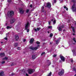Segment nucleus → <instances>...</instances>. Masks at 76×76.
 Wrapping results in <instances>:
<instances>
[{
	"mask_svg": "<svg viewBox=\"0 0 76 76\" xmlns=\"http://www.w3.org/2000/svg\"><path fill=\"white\" fill-rule=\"evenodd\" d=\"M57 56V55H53V57H56Z\"/></svg>",
	"mask_w": 76,
	"mask_h": 76,
	"instance_id": "37",
	"label": "nucleus"
},
{
	"mask_svg": "<svg viewBox=\"0 0 76 76\" xmlns=\"http://www.w3.org/2000/svg\"><path fill=\"white\" fill-rule=\"evenodd\" d=\"M26 30L27 32H29V29H28V28H27V29H26Z\"/></svg>",
	"mask_w": 76,
	"mask_h": 76,
	"instance_id": "34",
	"label": "nucleus"
},
{
	"mask_svg": "<svg viewBox=\"0 0 76 76\" xmlns=\"http://www.w3.org/2000/svg\"><path fill=\"white\" fill-rule=\"evenodd\" d=\"M10 22H11V23H13L14 22V21H13V20H10Z\"/></svg>",
	"mask_w": 76,
	"mask_h": 76,
	"instance_id": "22",
	"label": "nucleus"
},
{
	"mask_svg": "<svg viewBox=\"0 0 76 76\" xmlns=\"http://www.w3.org/2000/svg\"><path fill=\"white\" fill-rule=\"evenodd\" d=\"M8 59V58L6 56L3 59V60H7Z\"/></svg>",
	"mask_w": 76,
	"mask_h": 76,
	"instance_id": "17",
	"label": "nucleus"
},
{
	"mask_svg": "<svg viewBox=\"0 0 76 76\" xmlns=\"http://www.w3.org/2000/svg\"><path fill=\"white\" fill-rule=\"evenodd\" d=\"M35 58H36V57H35V55H33L32 56V59H35Z\"/></svg>",
	"mask_w": 76,
	"mask_h": 76,
	"instance_id": "16",
	"label": "nucleus"
},
{
	"mask_svg": "<svg viewBox=\"0 0 76 76\" xmlns=\"http://www.w3.org/2000/svg\"><path fill=\"white\" fill-rule=\"evenodd\" d=\"M7 1H8V2H10V1H11V0H7Z\"/></svg>",
	"mask_w": 76,
	"mask_h": 76,
	"instance_id": "42",
	"label": "nucleus"
},
{
	"mask_svg": "<svg viewBox=\"0 0 76 76\" xmlns=\"http://www.w3.org/2000/svg\"><path fill=\"white\" fill-rule=\"evenodd\" d=\"M53 34H50V37H53Z\"/></svg>",
	"mask_w": 76,
	"mask_h": 76,
	"instance_id": "30",
	"label": "nucleus"
},
{
	"mask_svg": "<svg viewBox=\"0 0 76 76\" xmlns=\"http://www.w3.org/2000/svg\"><path fill=\"white\" fill-rule=\"evenodd\" d=\"M51 64V62H50L49 64V65L50 66V65Z\"/></svg>",
	"mask_w": 76,
	"mask_h": 76,
	"instance_id": "50",
	"label": "nucleus"
},
{
	"mask_svg": "<svg viewBox=\"0 0 76 76\" xmlns=\"http://www.w3.org/2000/svg\"><path fill=\"white\" fill-rule=\"evenodd\" d=\"M50 44H51V43H50Z\"/></svg>",
	"mask_w": 76,
	"mask_h": 76,
	"instance_id": "63",
	"label": "nucleus"
},
{
	"mask_svg": "<svg viewBox=\"0 0 76 76\" xmlns=\"http://www.w3.org/2000/svg\"><path fill=\"white\" fill-rule=\"evenodd\" d=\"M61 28H64V25H62V26H61Z\"/></svg>",
	"mask_w": 76,
	"mask_h": 76,
	"instance_id": "27",
	"label": "nucleus"
},
{
	"mask_svg": "<svg viewBox=\"0 0 76 76\" xmlns=\"http://www.w3.org/2000/svg\"><path fill=\"white\" fill-rule=\"evenodd\" d=\"M34 41V39L33 38L31 39L29 41L30 44H31L32 43H33Z\"/></svg>",
	"mask_w": 76,
	"mask_h": 76,
	"instance_id": "11",
	"label": "nucleus"
},
{
	"mask_svg": "<svg viewBox=\"0 0 76 76\" xmlns=\"http://www.w3.org/2000/svg\"><path fill=\"white\" fill-rule=\"evenodd\" d=\"M58 29V30L59 31H62V28L60 27H57Z\"/></svg>",
	"mask_w": 76,
	"mask_h": 76,
	"instance_id": "12",
	"label": "nucleus"
},
{
	"mask_svg": "<svg viewBox=\"0 0 76 76\" xmlns=\"http://www.w3.org/2000/svg\"><path fill=\"white\" fill-rule=\"evenodd\" d=\"M73 41L75 42V43H76V39L74 37L73 38Z\"/></svg>",
	"mask_w": 76,
	"mask_h": 76,
	"instance_id": "20",
	"label": "nucleus"
},
{
	"mask_svg": "<svg viewBox=\"0 0 76 76\" xmlns=\"http://www.w3.org/2000/svg\"><path fill=\"white\" fill-rule=\"evenodd\" d=\"M52 74L51 72H50L49 74V75H48V76H50L51 75V74Z\"/></svg>",
	"mask_w": 76,
	"mask_h": 76,
	"instance_id": "25",
	"label": "nucleus"
},
{
	"mask_svg": "<svg viewBox=\"0 0 76 76\" xmlns=\"http://www.w3.org/2000/svg\"><path fill=\"white\" fill-rule=\"evenodd\" d=\"M73 69L74 70V71H75V72L76 73V69L74 68H73Z\"/></svg>",
	"mask_w": 76,
	"mask_h": 76,
	"instance_id": "35",
	"label": "nucleus"
},
{
	"mask_svg": "<svg viewBox=\"0 0 76 76\" xmlns=\"http://www.w3.org/2000/svg\"><path fill=\"white\" fill-rule=\"evenodd\" d=\"M7 29H11V28H12V27H10L9 26H7Z\"/></svg>",
	"mask_w": 76,
	"mask_h": 76,
	"instance_id": "18",
	"label": "nucleus"
},
{
	"mask_svg": "<svg viewBox=\"0 0 76 76\" xmlns=\"http://www.w3.org/2000/svg\"><path fill=\"white\" fill-rule=\"evenodd\" d=\"M64 9H66V7L64 6Z\"/></svg>",
	"mask_w": 76,
	"mask_h": 76,
	"instance_id": "49",
	"label": "nucleus"
},
{
	"mask_svg": "<svg viewBox=\"0 0 76 76\" xmlns=\"http://www.w3.org/2000/svg\"><path fill=\"white\" fill-rule=\"evenodd\" d=\"M5 54L4 53H0V56L1 57H3V56H4Z\"/></svg>",
	"mask_w": 76,
	"mask_h": 76,
	"instance_id": "15",
	"label": "nucleus"
},
{
	"mask_svg": "<svg viewBox=\"0 0 76 76\" xmlns=\"http://www.w3.org/2000/svg\"><path fill=\"white\" fill-rule=\"evenodd\" d=\"M51 21H53V19H52L51 20Z\"/></svg>",
	"mask_w": 76,
	"mask_h": 76,
	"instance_id": "53",
	"label": "nucleus"
},
{
	"mask_svg": "<svg viewBox=\"0 0 76 76\" xmlns=\"http://www.w3.org/2000/svg\"><path fill=\"white\" fill-rule=\"evenodd\" d=\"M20 13V14H23L24 13V12H25V10H23V8H20L19 9Z\"/></svg>",
	"mask_w": 76,
	"mask_h": 76,
	"instance_id": "4",
	"label": "nucleus"
},
{
	"mask_svg": "<svg viewBox=\"0 0 76 76\" xmlns=\"http://www.w3.org/2000/svg\"><path fill=\"white\" fill-rule=\"evenodd\" d=\"M75 25L76 26V23H75Z\"/></svg>",
	"mask_w": 76,
	"mask_h": 76,
	"instance_id": "64",
	"label": "nucleus"
},
{
	"mask_svg": "<svg viewBox=\"0 0 76 76\" xmlns=\"http://www.w3.org/2000/svg\"><path fill=\"white\" fill-rule=\"evenodd\" d=\"M54 24H55V23H56V20H54L53 21Z\"/></svg>",
	"mask_w": 76,
	"mask_h": 76,
	"instance_id": "38",
	"label": "nucleus"
},
{
	"mask_svg": "<svg viewBox=\"0 0 76 76\" xmlns=\"http://www.w3.org/2000/svg\"><path fill=\"white\" fill-rule=\"evenodd\" d=\"M74 76H76V74H75V75H74Z\"/></svg>",
	"mask_w": 76,
	"mask_h": 76,
	"instance_id": "61",
	"label": "nucleus"
},
{
	"mask_svg": "<svg viewBox=\"0 0 76 76\" xmlns=\"http://www.w3.org/2000/svg\"><path fill=\"white\" fill-rule=\"evenodd\" d=\"M36 16H37V15H36Z\"/></svg>",
	"mask_w": 76,
	"mask_h": 76,
	"instance_id": "60",
	"label": "nucleus"
},
{
	"mask_svg": "<svg viewBox=\"0 0 76 76\" xmlns=\"http://www.w3.org/2000/svg\"><path fill=\"white\" fill-rule=\"evenodd\" d=\"M13 15H14V12L12 11H11L8 12L7 15L9 18H11L13 16Z\"/></svg>",
	"mask_w": 76,
	"mask_h": 76,
	"instance_id": "1",
	"label": "nucleus"
},
{
	"mask_svg": "<svg viewBox=\"0 0 76 76\" xmlns=\"http://www.w3.org/2000/svg\"><path fill=\"white\" fill-rule=\"evenodd\" d=\"M73 44H75V43H73Z\"/></svg>",
	"mask_w": 76,
	"mask_h": 76,
	"instance_id": "62",
	"label": "nucleus"
},
{
	"mask_svg": "<svg viewBox=\"0 0 76 76\" xmlns=\"http://www.w3.org/2000/svg\"><path fill=\"white\" fill-rule=\"evenodd\" d=\"M30 7L31 8H32V4H31L30 5Z\"/></svg>",
	"mask_w": 76,
	"mask_h": 76,
	"instance_id": "45",
	"label": "nucleus"
},
{
	"mask_svg": "<svg viewBox=\"0 0 76 76\" xmlns=\"http://www.w3.org/2000/svg\"><path fill=\"white\" fill-rule=\"evenodd\" d=\"M71 63H73V60H71Z\"/></svg>",
	"mask_w": 76,
	"mask_h": 76,
	"instance_id": "47",
	"label": "nucleus"
},
{
	"mask_svg": "<svg viewBox=\"0 0 76 76\" xmlns=\"http://www.w3.org/2000/svg\"><path fill=\"white\" fill-rule=\"evenodd\" d=\"M71 28H73V26H71Z\"/></svg>",
	"mask_w": 76,
	"mask_h": 76,
	"instance_id": "57",
	"label": "nucleus"
},
{
	"mask_svg": "<svg viewBox=\"0 0 76 76\" xmlns=\"http://www.w3.org/2000/svg\"><path fill=\"white\" fill-rule=\"evenodd\" d=\"M18 43H15V44L14 46L15 47H17V46H18Z\"/></svg>",
	"mask_w": 76,
	"mask_h": 76,
	"instance_id": "26",
	"label": "nucleus"
},
{
	"mask_svg": "<svg viewBox=\"0 0 76 76\" xmlns=\"http://www.w3.org/2000/svg\"><path fill=\"white\" fill-rule=\"evenodd\" d=\"M63 31H65V30H63Z\"/></svg>",
	"mask_w": 76,
	"mask_h": 76,
	"instance_id": "58",
	"label": "nucleus"
},
{
	"mask_svg": "<svg viewBox=\"0 0 76 76\" xmlns=\"http://www.w3.org/2000/svg\"><path fill=\"white\" fill-rule=\"evenodd\" d=\"M38 47H39V45H37V47H35L34 48L33 47L31 46L30 47V49H31V50H37Z\"/></svg>",
	"mask_w": 76,
	"mask_h": 76,
	"instance_id": "3",
	"label": "nucleus"
},
{
	"mask_svg": "<svg viewBox=\"0 0 76 76\" xmlns=\"http://www.w3.org/2000/svg\"><path fill=\"white\" fill-rule=\"evenodd\" d=\"M60 58L61 60H62V61H65V58H64V57H63V56H61Z\"/></svg>",
	"mask_w": 76,
	"mask_h": 76,
	"instance_id": "9",
	"label": "nucleus"
},
{
	"mask_svg": "<svg viewBox=\"0 0 76 76\" xmlns=\"http://www.w3.org/2000/svg\"><path fill=\"white\" fill-rule=\"evenodd\" d=\"M4 63H5V61H2V62H1V63L2 64H4Z\"/></svg>",
	"mask_w": 76,
	"mask_h": 76,
	"instance_id": "39",
	"label": "nucleus"
},
{
	"mask_svg": "<svg viewBox=\"0 0 76 76\" xmlns=\"http://www.w3.org/2000/svg\"><path fill=\"white\" fill-rule=\"evenodd\" d=\"M29 10L28 9L27 10H26V13H28L29 12Z\"/></svg>",
	"mask_w": 76,
	"mask_h": 76,
	"instance_id": "33",
	"label": "nucleus"
},
{
	"mask_svg": "<svg viewBox=\"0 0 76 76\" xmlns=\"http://www.w3.org/2000/svg\"><path fill=\"white\" fill-rule=\"evenodd\" d=\"M19 39V36H18L17 35H16L15 36V41H18Z\"/></svg>",
	"mask_w": 76,
	"mask_h": 76,
	"instance_id": "10",
	"label": "nucleus"
},
{
	"mask_svg": "<svg viewBox=\"0 0 76 76\" xmlns=\"http://www.w3.org/2000/svg\"><path fill=\"white\" fill-rule=\"evenodd\" d=\"M66 10H67V11L68 10V8H66Z\"/></svg>",
	"mask_w": 76,
	"mask_h": 76,
	"instance_id": "51",
	"label": "nucleus"
},
{
	"mask_svg": "<svg viewBox=\"0 0 76 76\" xmlns=\"http://www.w3.org/2000/svg\"><path fill=\"white\" fill-rule=\"evenodd\" d=\"M45 52H43L41 54V56H43L44 54H45Z\"/></svg>",
	"mask_w": 76,
	"mask_h": 76,
	"instance_id": "24",
	"label": "nucleus"
},
{
	"mask_svg": "<svg viewBox=\"0 0 76 76\" xmlns=\"http://www.w3.org/2000/svg\"><path fill=\"white\" fill-rule=\"evenodd\" d=\"M47 61H50V60H47Z\"/></svg>",
	"mask_w": 76,
	"mask_h": 76,
	"instance_id": "55",
	"label": "nucleus"
},
{
	"mask_svg": "<svg viewBox=\"0 0 76 76\" xmlns=\"http://www.w3.org/2000/svg\"><path fill=\"white\" fill-rule=\"evenodd\" d=\"M72 9L73 12H76V4H74L72 7Z\"/></svg>",
	"mask_w": 76,
	"mask_h": 76,
	"instance_id": "2",
	"label": "nucleus"
},
{
	"mask_svg": "<svg viewBox=\"0 0 76 76\" xmlns=\"http://www.w3.org/2000/svg\"><path fill=\"white\" fill-rule=\"evenodd\" d=\"M37 30L38 31H39V30H40V29H41V28L37 27Z\"/></svg>",
	"mask_w": 76,
	"mask_h": 76,
	"instance_id": "23",
	"label": "nucleus"
},
{
	"mask_svg": "<svg viewBox=\"0 0 76 76\" xmlns=\"http://www.w3.org/2000/svg\"><path fill=\"white\" fill-rule=\"evenodd\" d=\"M72 2H73V3H75L76 2V0H72Z\"/></svg>",
	"mask_w": 76,
	"mask_h": 76,
	"instance_id": "29",
	"label": "nucleus"
},
{
	"mask_svg": "<svg viewBox=\"0 0 76 76\" xmlns=\"http://www.w3.org/2000/svg\"><path fill=\"white\" fill-rule=\"evenodd\" d=\"M4 73V72L3 71H2L0 73V76H3L4 75L3 74Z\"/></svg>",
	"mask_w": 76,
	"mask_h": 76,
	"instance_id": "13",
	"label": "nucleus"
},
{
	"mask_svg": "<svg viewBox=\"0 0 76 76\" xmlns=\"http://www.w3.org/2000/svg\"><path fill=\"white\" fill-rule=\"evenodd\" d=\"M1 50V48L0 49V50Z\"/></svg>",
	"mask_w": 76,
	"mask_h": 76,
	"instance_id": "59",
	"label": "nucleus"
},
{
	"mask_svg": "<svg viewBox=\"0 0 76 76\" xmlns=\"http://www.w3.org/2000/svg\"><path fill=\"white\" fill-rule=\"evenodd\" d=\"M26 76H29L28 75V74L27 73H26Z\"/></svg>",
	"mask_w": 76,
	"mask_h": 76,
	"instance_id": "43",
	"label": "nucleus"
},
{
	"mask_svg": "<svg viewBox=\"0 0 76 76\" xmlns=\"http://www.w3.org/2000/svg\"><path fill=\"white\" fill-rule=\"evenodd\" d=\"M52 26H49L48 27V28H49V29H51L52 28Z\"/></svg>",
	"mask_w": 76,
	"mask_h": 76,
	"instance_id": "28",
	"label": "nucleus"
},
{
	"mask_svg": "<svg viewBox=\"0 0 76 76\" xmlns=\"http://www.w3.org/2000/svg\"><path fill=\"white\" fill-rule=\"evenodd\" d=\"M35 72V69H28V72L29 74H32L33 72Z\"/></svg>",
	"mask_w": 76,
	"mask_h": 76,
	"instance_id": "7",
	"label": "nucleus"
},
{
	"mask_svg": "<svg viewBox=\"0 0 76 76\" xmlns=\"http://www.w3.org/2000/svg\"><path fill=\"white\" fill-rule=\"evenodd\" d=\"M26 41V39H24L23 40V42H25Z\"/></svg>",
	"mask_w": 76,
	"mask_h": 76,
	"instance_id": "48",
	"label": "nucleus"
},
{
	"mask_svg": "<svg viewBox=\"0 0 76 76\" xmlns=\"http://www.w3.org/2000/svg\"><path fill=\"white\" fill-rule=\"evenodd\" d=\"M72 31L74 33L75 32V27H73L72 28Z\"/></svg>",
	"mask_w": 76,
	"mask_h": 76,
	"instance_id": "21",
	"label": "nucleus"
},
{
	"mask_svg": "<svg viewBox=\"0 0 76 76\" xmlns=\"http://www.w3.org/2000/svg\"><path fill=\"white\" fill-rule=\"evenodd\" d=\"M59 42V40H58L56 41V44H58Z\"/></svg>",
	"mask_w": 76,
	"mask_h": 76,
	"instance_id": "19",
	"label": "nucleus"
},
{
	"mask_svg": "<svg viewBox=\"0 0 76 76\" xmlns=\"http://www.w3.org/2000/svg\"><path fill=\"white\" fill-rule=\"evenodd\" d=\"M34 31H35V32H37V29L35 28L34 29Z\"/></svg>",
	"mask_w": 76,
	"mask_h": 76,
	"instance_id": "40",
	"label": "nucleus"
},
{
	"mask_svg": "<svg viewBox=\"0 0 76 76\" xmlns=\"http://www.w3.org/2000/svg\"><path fill=\"white\" fill-rule=\"evenodd\" d=\"M30 26V24H29V22H27V23L26 24V26H25V30H26L27 29H28Z\"/></svg>",
	"mask_w": 76,
	"mask_h": 76,
	"instance_id": "5",
	"label": "nucleus"
},
{
	"mask_svg": "<svg viewBox=\"0 0 76 76\" xmlns=\"http://www.w3.org/2000/svg\"><path fill=\"white\" fill-rule=\"evenodd\" d=\"M36 44H40V42L38 41H37L36 42Z\"/></svg>",
	"mask_w": 76,
	"mask_h": 76,
	"instance_id": "31",
	"label": "nucleus"
},
{
	"mask_svg": "<svg viewBox=\"0 0 76 76\" xmlns=\"http://www.w3.org/2000/svg\"><path fill=\"white\" fill-rule=\"evenodd\" d=\"M72 51L73 52V53L75 51V50H72Z\"/></svg>",
	"mask_w": 76,
	"mask_h": 76,
	"instance_id": "41",
	"label": "nucleus"
},
{
	"mask_svg": "<svg viewBox=\"0 0 76 76\" xmlns=\"http://www.w3.org/2000/svg\"><path fill=\"white\" fill-rule=\"evenodd\" d=\"M47 7L48 8H50L51 7V3L48 2L47 4Z\"/></svg>",
	"mask_w": 76,
	"mask_h": 76,
	"instance_id": "8",
	"label": "nucleus"
},
{
	"mask_svg": "<svg viewBox=\"0 0 76 76\" xmlns=\"http://www.w3.org/2000/svg\"><path fill=\"white\" fill-rule=\"evenodd\" d=\"M4 39H6V40H7V37H5Z\"/></svg>",
	"mask_w": 76,
	"mask_h": 76,
	"instance_id": "44",
	"label": "nucleus"
},
{
	"mask_svg": "<svg viewBox=\"0 0 76 76\" xmlns=\"http://www.w3.org/2000/svg\"><path fill=\"white\" fill-rule=\"evenodd\" d=\"M17 49H18V50H21L20 48L19 47H18Z\"/></svg>",
	"mask_w": 76,
	"mask_h": 76,
	"instance_id": "32",
	"label": "nucleus"
},
{
	"mask_svg": "<svg viewBox=\"0 0 76 76\" xmlns=\"http://www.w3.org/2000/svg\"><path fill=\"white\" fill-rule=\"evenodd\" d=\"M51 21H49L48 22V23L49 25H50V23H51Z\"/></svg>",
	"mask_w": 76,
	"mask_h": 76,
	"instance_id": "36",
	"label": "nucleus"
},
{
	"mask_svg": "<svg viewBox=\"0 0 76 76\" xmlns=\"http://www.w3.org/2000/svg\"><path fill=\"white\" fill-rule=\"evenodd\" d=\"M7 25V23H6V26Z\"/></svg>",
	"mask_w": 76,
	"mask_h": 76,
	"instance_id": "54",
	"label": "nucleus"
},
{
	"mask_svg": "<svg viewBox=\"0 0 76 76\" xmlns=\"http://www.w3.org/2000/svg\"><path fill=\"white\" fill-rule=\"evenodd\" d=\"M64 73V69H62L61 71L59 72L58 73V75L59 76H61L62 75H63Z\"/></svg>",
	"mask_w": 76,
	"mask_h": 76,
	"instance_id": "6",
	"label": "nucleus"
},
{
	"mask_svg": "<svg viewBox=\"0 0 76 76\" xmlns=\"http://www.w3.org/2000/svg\"><path fill=\"white\" fill-rule=\"evenodd\" d=\"M42 12H44L45 11L44 10V6H42Z\"/></svg>",
	"mask_w": 76,
	"mask_h": 76,
	"instance_id": "14",
	"label": "nucleus"
},
{
	"mask_svg": "<svg viewBox=\"0 0 76 76\" xmlns=\"http://www.w3.org/2000/svg\"><path fill=\"white\" fill-rule=\"evenodd\" d=\"M11 66H13V64H11Z\"/></svg>",
	"mask_w": 76,
	"mask_h": 76,
	"instance_id": "52",
	"label": "nucleus"
},
{
	"mask_svg": "<svg viewBox=\"0 0 76 76\" xmlns=\"http://www.w3.org/2000/svg\"><path fill=\"white\" fill-rule=\"evenodd\" d=\"M56 0H54V3H56Z\"/></svg>",
	"mask_w": 76,
	"mask_h": 76,
	"instance_id": "46",
	"label": "nucleus"
},
{
	"mask_svg": "<svg viewBox=\"0 0 76 76\" xmlns=\"http://www.w3.org/2000/svg\"><path fill=\"white\" fill-rule=\"evenodd\" d=\"M73 35H75V34H73Z\"/></svg>",
	"mask_w": 76,
	"mask_h": 76,
	"instance_id": "56",
	"label": "nucleus"
}]
</instances>
